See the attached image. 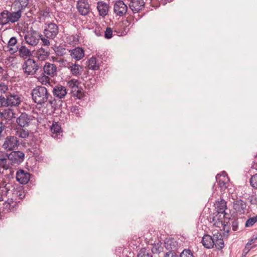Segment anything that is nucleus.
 Here are the masks:
<instances>
[{"label": "nucleus", "instance_id": "obj_1", "mask_svg": "<svg viewBox=\"0 0 257 257\" xmlns=\"http://www.w3.org/2000/svg\"><path fill=\"white\" fill-rule=\"evenodd\" d=\"M31 94L33 100L35 103L42 104L48 101L52 108L54 109L56 108L57 100L50 95L46 87L41 86H37L32 90Z\"/></svg>", "mask_w": 257, "mask_h": 257}, {"label": "nucleus", "instance_id": "obj_2", "mask_svg": "<svg viewBox=\"0 0 257 257\" xmlns=\"http://www.w3.org/2000/svg\"><path fill=\"white\" fill-rule=\"evenodd\" d=\"M20 142L15 136H7L4 140L2 148L6 152L16 150L18 149Z\"/></svg>", "mask_w": 257, "mask_h": 257}, {"label": "nucleus", "instance_id": "obj_3", "mask_svg": "<svg viewBox=\"0 0 257 257\" xmlns=\"http://www.w3.org/2000/svg\"><path fill=\"white\" fill-rule=\"evenodd\" d=\"M22 69L25 74L32 75L36 74L39 69V66L34 59L29 58L24 62Z\"/></svg>", "mask_w": 257, "mask_h": 257}, {"label": "nucleus", "instance_id": "obj_4", "mask_svg": "<svg viewBox=\"0 0 257 257\" xmlns=\"http://www.w3.org/2000/svg\"><path fill=\"white\" fill-rule=\"evenodd\" d=\"M42 35L38 32L31 30L28 31L25 36V39L27 44L31 46L37 45Z\"/></svg>", "mask_w": 257, "mask_h": 257}, {"label": "nucleus", "instance_id": "obj_5", "mask_svg": "<svg viewBox=\"0 0 257 257\" xmlns=\"http://www.w3.org/2000/svg\"><path fill=\"white\" fill-rule=\"evenodd\" d=\"M7 157L11 162L12 165H19L24 161L25 154L21 151L15 150L9 155L7 154Z\"/></svg>", "mask_w": 257, "mask_h": 257}, {"label": "nucleus", "instance_id": "obj_6", "mask_svg": "<svg viewBox=\"0 0 257 257\" xmlns=\"http://www.w3.org/2000/svg\"><path fill=\"white\" fill-rule=\"evenodd\" d=\"M58 27L54 23H50L44 30V36L49 39H54L58 34Z\"/></svg>", "mask_w": 257, "mask_h": 257}, {"label": "nucleus", "instance_id": "obj_7", "mask_svg": "<svg viewBox=\"0 0 257 257\" xmlns=\"http://www.w3.org/2000/svg\"><path fill=\"white\" fill-rule=\"evenodd\" d=\"M34 117L33 116L23 112L17 118L16 122L20 127H26L30 125L31 121L34 120Z\"/></svg>", "mask_w": 257, "mask_h": 257}, {"label": "nucleus", "instance_id": "obj_8", "mask_svg": "<svg viewBox=\"0 0 257 257\" xmlns=\"http://www.w3.org/2000/svg\"><path fill=\"white\" fill-rule=\"evenodd\" d=\"M127 5L122 1H117L113 6L114 13L120 17L124 15L127 11Z\"/></svg>", "mask_w": 257, "mask_h": 257}, {"label": "nucleus", "instance_id": "obj_9", "mask_svg": "<svg viewBox=\"0 0 257 257\" xmlns=\"http://www.w3.org/2000/svg\"><path fill=\"white\" fill-rule=\"evenodd\" d=\"M30 174L28 172L22 170H19L16 173L17 181L22 184H27L30 179Z\"/></svg>", "mask_w": 257, "mask_h": 257}, {"label": "nucleus", "instance_id": "obj_10", "mask_svg": "<svg viewBox=\"0 0 257 257\" xmlns=\"http://www.w3.org/2000/svg\"><path fill=\"white\" fill-rule=\"evenodd\" d=\"M52 92L55 97L60 99L64 98L67 93L66 87L61 85H57L53 87Z\"/></svg>", "mask_w": 257, "mask_h": 257}, {"label": "nucleus", "instance_id": "obj_11", "mask_svg": "<svg viewBox=\"0 0 257 257\" xmlns=\"http://www.w3.org/2000/svg\"><path fill=\"white\" fill-rule=\"evenodd\" d=\"M77 8L81 15L86 16L89 12L90 6L87 0H79L77 3Z\"/></svg>", "mask_w": 257, "mask_h": 257}, {"label": "nucleus", "instance_id": "obj_12", "mask_svg": "<svg viewBox=\"0 0 257 257\" xmlns=\"http://www.w3.org/2000/svg\"><path fill=\"white\" fill-rule=\"evenodd\" d=\"M44 74L51 77H54L57 74V68L56 66L49 62H46L43 67Z\"/></svg>", "mask_w": 257, "mask_h": 257}, {"label": "nucleus", "instance_id": "obj_13", "mask_svg": "<svg viewBox=\"0 0 257 257\" xmlns=\"http://www.w3.org/2000/svg\"><path fill=\"white\" fill-rule=\"evenodd\" d=\"M6 98L8 101V106H17L21 102L20 97L18 95L15 93H7Z\"/></svg>", "mask_w": 257, "mask_h": 257}, {"label": "nucleus", "instance_id": "obj_14", "mask_svg": "<svg viewBox=\"0 0 257 257\" xmlns=\"http://www.w3.org/2000/svg\"><path fill=\"white\" fill-rule=\"evenodd\" d=\"M214 205L218 213L224 214V217L226 218V215L227 213L225 212V210L227 208L226 201L221 199L220 201H216Z\"/></svg>", "mask_w": 257, "mask_h": 257}, {"label": "nucleus", "instance_id": "obj_15", "mask_svg": "<svg viewBox=\"0 0 257 257\" xmlns=\"http://www.w3.org/2000/svg\"><path fill=\"white\" fill-rule=\"evenodd\" d=\"M216 180L218 182L219 187L221 191H224L228 186V179L225 176H221L217 174L216 176Z\"/></svg>", "mask_w": 257, "mask_h": 257}, {"label": "nucleus", "instance_id": "obj_16", "mask_svg": "<svg viewBox=\"0 0 257 257\" xmlns=\"http://www.w3.org/2000/svg\"><path fill=\"white\" fill-rule=\"evenodd\" d=\"M246 207V203L241 200H236L233 203V208L239 214H243L245 212Z\"/></svg>", "mask_w": 257, "mask_h": 257}, {"label": "nucleus", "instance_id": "obj_17", "mask_svg": "<svg viewBox=\"0 0 257 257\" xmlns=\"http://www.w3.org/2000/svg\"><path fill=\"white\" fill-rule=\"evenodd\" d=\"M70 52L72 58L76 60H80L84 55L83 50L79 47H77L73 50H70Z\"/></svg>", "mask_w": 257, "mask_h": 257}, {"label": "nucleus", "instance_id": "obj_18", "mask_svg": "<svg viewBox=\"0 0 257 257\" xmlns=\"http://www.w3.org/2000/svg\"><path fill=\"white\" fill-rule=\"evenodd\" d=\"M108 5L103 2H98L97 3V9L99 12V15L101 16H105L108 11Z\"/></svg>", "mask_w": 257, "mask_h": 257}, {"label": "nucleus", "instance_id": "obj_19", "mask_svg": "<svg viewBox=\"0 0 257 257\" xmlns=\"http://www.w3.org/2000/svg\"><path fill=\"white\" fill-rule=\"evenodd\" d=\"M203 245L207 248H212L214 246V241L212 236L208 234H205L202 239Z\"/></svg>", "mask_w": 257, "mask_h": 257}, {"label": "nucleus", "instance_id": "obj_20", "mask_svg": "<svg viewBox=\"0 0 257 257\" xmlns=\"http://www.w3.org/2000/svg\"><path fill=\"white\" fill-rule=\"evenodd\" d=\"M50 54L48 48L45 49L42 47L39 49L36 52L37 56L40 60H44L49 56Z\"/></svg>", "mask_w": 257, "mask_h": 257}, {"label": "nucleus", "instance_id": "obj_21", "mask_svg": "<svg viewBox=\"0 0 257 257\" xmlns=\"http://www.w3.org/2000/svg\"><path fill=\"white\" fill-rule=\"evenodd\" d=\"M9 22L11 23H14L19 21L22 16L21 10H18L16 12H9Z\"/></svg>", "mask_w": 257, "mask_h": 257}, {"label": "nucleus", "instance_id": "obj_22", "mask_svg": "<svg viewBox=\"0 0 257 257\" xmlns=\"http://www.w3.org/2000/svg\"><path fill=\"white\" fill-rule=\"evenodd\" d=\"M69 68L70 69L72 75L76 76L80 75L81 72L83 70V68L82 66L76 63H71L69 66Z\"/></svg>", "mask_w": 257, "mask_h": 257}, {"label": "nucleus", "instance_id": "obj_23", "mask_svg": "<svg viewBox=\"0 0 257 257\" xmlns=\"http://www.w3.org/2000/svg\"><path fill=\"white\" fill-rule=\"evenodd\" d=\"M9 11L5 10L0 13V25L4 26L10 23Z\"/></svg>", "mask_w": 257, "mask_h": 257}, {"label": "nucleus", "instance_id": "obj_24", "mask_svg": "<svg viewBox=\"0 0 257 257\" xmlns=\"http://www.w3.org/2000/svg\"><path fill=\"white\" fill-rule=\"evenodd\" d=\"M19 53L20 56L24 59L32 55L31 51L25 46H22L19 48Z\"/></svg>", "mask_w": 257, "mask_h": 257}, {"label": "nucleus", "instance_id": "obj_25", "mask_svg": "<svg viewBox=\"0 0 257 257\" xmlns=\"http://www.w3.org/2000/svg\"><path fill=\"white\" fill-rule=\"evenodd\" d=\"M88 65L87 67L88 69L93 70H96L99 69V65L97 62V60L96 58L95 57H91L90 58L88 61Z\"/></svg>", "mask_w": 257, "mask_h": 257}, {"label": "nucleus", "instance_id": "obj_26", "mask_svg": "<svg viewBox=\"0 0 257 257\" xmlns=\"http://www.w3.org/2000/svg\"><path fill=\"white\" fill-rule=\"evenodd\" d=\"M16 5H18V10L22 12L29 4V0H15L14 2Z\"/></svg>", "mask_w": 257, "mask_h": 257}, {"label": "nucleus", "instance_id": "obj_27", "mask_svg": "<svg viewBox=\"0 0 257 257\" xmlns=\"http://www.w3.org/2000/svg\"><path fill=\"white\" fill-rule=\"evenodd\" d=\"M50 130L53 134L52 136L55 138L58 134L61 133V127L57 122H55L53 123V124L50 128Z\"/></svg>", "mask_w": 257, "mask_h": 257}, {"label": "nucleus", "instance_id": "obj_28", "mask_svg": "<svg viewBox=\"0 0 257 257\" xmlns=\"http://www.w3.org/2000/svg\"><path fill=\"white\" fill-rule=\"evenodd\" d=\"M23 128L24 127H21L17 131V135L22 138H26L29 136V132L28 130Z\"/></svg>", "mask_w": 257, "mask_h": 257}, {"label": "nucleus", "instance_id": "obj_29", "mask_svg": "<svg viewBox=\"0 0 257 257\" xmlns=\"http://www.w3.org/2000/svg\"><path fill=\"white\" fill-rule=\"evenodd\" d=\"M11 202L12 203H14L13 201H10V202L7 201L3 203V211L5 212H8L10 211H11L13 209V206L11 205Z\"/></svg>", "mask_w": 257, "mask_h": 257}, {"label": "nucleus", "instance_id": "obj_30", "mask_svg": "<svg viewBox=\"0 0 257 257\" xmlns=\"http://www.w3.org/2000/svg\"><path fill=\"white\" fill-rule=\"evenodd\" d=\"M138 257H152V255L145 248H142L139 251Z\"/></svg>", "mask_w": 257, "mask_h": 257}, {"label": "nucleus", "instance_id": "obj_31", "mask_svg": "<svg viewBox=\"0 0 257 257\" xmlns=\"http://www.w3.org/2000/svg\"><path fill=\"white\" fill-rule=\"evenodd\" d=\"M257 221V215L249 218L247 220L245 223V227H248L252 226Z\"/></svg>", "mask_w": 257, "mask_h": 257}, {"label": "nucleus", "instance_id": "obj_32", "mask_svg": "<svg viewBox=\"0 0 257 257\" xmlns=\"http://www.w3.org/2000/svg\"><path fill=\"white\" fill-rule=\"evenodd\" d=\"M8 87L7 85L4 83L0 84V95H4V94H5L4 96L6 97V94L7 93H9L8 92Z\"/></svg>", "mask_w": 257, "mask_h": 257}, {"label": "nucleus", "instance_id": "obj_33", "mask_svg": "<svg viewBox=\"0 0 257 257\" xmlns=\"http://www.w3.org/2000/svg\"><path fill=\"white\" fill-rule=\"evenodd\" d=\"M251 186L254 189H257V174L251 176L249 180Z\"/></svg>", "mask_w": 257, "mask_h": 257}, {"label": "nucleus", "instance_id": "obj_34", "mask_svg": "<svg viewBox=\"0 0 257 257\" xmlns=\"http://www.w3.org/2000/svg\"><path fill=\"white\" fill-rule=\"evenodd\" d=\"M179 257H194V256L190 249H184L181 253Z\"/></svg>", "mask_w": 257, "mask_h": 257}, {"label": "nucleus", "instance_id": "obj_35", "mask_svg": "<svg viewBox=\"0 0 257 257\" xmlns=\"http://www.w3.org/2000/svg\"><path fill=\"white\" fill-rule=\"evenodd\" d=\"M112 29L110 27H107L104 31V37L106 39H109L112 37Z\"/></svg>", "mask_w": 257, "mask_h": 257}, {"label": "nucleus", "instance_id": "obj_36", "mask_svg": "<svg viewBox=\"0 0 257 257\" xmlns=\"http://www.w3.org/2000/svg\"><path fill=\"white\" fill-rule=\"evenodd\" d=\"M7 102L6 97L0 95V107L8 106Z\"/></svg>", "mask_w": 257, "mask_h": 257}, {"label": "nucleus", "instance_id": "obj_37", "mask_svg": "<svg viewBox=\"0 0 257 257\" xmlns=\"http://www.w3.org/2000/svg\"><path fill=\"white\" fill-rule=\"evenodd\" d=\"M214 245H215V247L218 249H221L223 248L224 246L223 239H220L217 241H215Z\"/></svg>", "mask_w": 257, "mask_h": 257}, {"label": "nucleus", "instance_id": "obj_38", "mask_svg": "<svg viewBox=\"0 0 257 257\" xmlns=\"http://www.w3.org/2000/svg\"><path fill=\"white\" fill-rule=\"evenodd\" d=\"M212 240L214 241V244L215 241H217L220 239H222V236L220 232H217L213 234V237H212Z\"/></svg>", "mask_w": 257, "mask_h": 257}, {"label": "nucleus", "instance_id": "obj_39", "mask_svg": "<svg viewBox=\"0 0 257 257\" xmlns=\"http://www.w3.org/2000/svg\"><path fill=\"white\" fill-rule=\"evenodd\" d=\"M39 80L43 84L46 85L47 83H50V79L48 76L44 74V75L42 76Z\"/></svg>", "mask_w": 257, "mask_h": 257}, {"label": "nucleus", "instance_id": "obj_40", "mask_svg": "<svg viewBox=\"0 0 257 257\" xmlns=\"http://www.w3.org/2000/svg\"><path fill=\"white\" fill-rule=\"evenodd\" d=\"M251 245L250 242H247L245 245V248L243 249L242 255L245 256L247 252L250 250L251 247L250 246Z\"/></svg>", "mask_w": 257, "mask_h": 257}, {"label": "nucleus", "instance_id": "obj_41", "mask_svg": "<svg viewBox=\"0 0 257 257\" xmlns=\"http://www.w3.org/2000/svg\"><path fill=\"white\" fill-rule=\"evenodd\" d=\"M40 39L42 40V44L43 46H48L50 45V43L49 40L48 39V38H45V36L43 37V36L42 35V36L40 37Z\"/></svg>", "mask_w": 257, "mask_h": 257}, {"label": "nucleus", "instance_id": "obj_42", "mask_svg": "<svg viewBox=\"0 0 257 257\" xmlns=\"http://www.w3.org/2000/svg\"><path fill=\"white\" fill-rule=\"evenodd\" d=\"M40 15L41 16L44 18H48L49 17V12L48 10H42L40 12Z\"/></svg>", "mask_w": 257, "mask_h": 257}, {"label": "nucleus", "instance_id": "obj_43", "mask_svg": "<svg viewBox=\"0 0 257 257\" xmlns=\"http://www.w3.org/2000/svg\"><path fill=\"white\" fill-rule=\"evenodd\" d=\"M17 43V40L15 37H12L8 42V47L14 46Z\"/></svg>", "mask_w": 257, "mask_h": 257}, {"label": "nucleus", "instance_id": "obj_44", "mask_svg": "<svg viewBox=\"0 0 257 257\" xmlns=\"http://www.w3.org/2000/svg\"><path fill=\"white\" fill-rule=\"evenodd\" d=\"M164 257H179L175 252L173 251H169L166 252Z\"/></svg>", "mask_w": 257, "mask_h": 257}, {"label": "nucleus", "instance_id": "obj_45", "mask_svg": "<svg viewBox=\"0 0 257 257\" xmlns=\"http://www.w3.org/2000/svg\"><path fill=\"white\" fill-rule=\"evenodd\" d=\"M238 223L236 220H233L231 222V226H232L233 230H234V231L237 230V229L238 228Z\"/></svg>", "mask_w": 257, "mask_h": 257}, {"label": "nucleus", "instance_id": "obj_46", "mask_svg": "<svg viewBox=\"0 0 257 257\" xmlns=\"http://www.w3.org/2000/svg\"><path fill=\"white\" fill-rule=\"evenodd\" d=\"M8 157L5 158H0V164L1 165L5 166L7 165V162H8Z\"/></svg>", "mask_w": 257, "mask_h": 257}, {"label": "nucleus", "instance_id": "obj_47", "mask_svg": "<svg viewBox=\"0 0 257 257\" xmlns=\"http://www.w3.org/2000/svg\"><path fill=\"white\" fill-rule=\"evenodd\" d=\"M249 200L250 202L252 204H255L257 203V198L254 196L249 197Z\"/></svg>", "mask_w": 257, "mask_h": 257}, {"label": "nucleus", "instance_id": "obj_48", "mask_svg": "<svg viewBox=\"0 0 257 257\" xmlns=\"http://www.w3.org/2000/svg\"><path fill=\"white\" fill-rule=\"evenodd\" d=\"M71 111L73 112L76 113V114H78L79 107L77 106H72L71 107Z\"/></svg>", "mask_w": 257, "mask_h": 257}, {"label": "nucleus", "instance_id": "obj_49", "mask_svg": "<svg viewBox=\"0 0 257 257\" xmlns=\"http://www.w3.org/2000/svg\"><path fill=\"white\" fill-rule=\"evenodd\" d=\"M9 51L11 53L13 54V53L17 52L18 51H19V48L17 47L15 48H10L9 49Z\"/></svg>", "mask_w": 257, "mask_h": 257}, {"label": "nucleus", "instance_id": "obj_50", "mask_svg": "<svg viewBox=\"0 0 257 257\" xmlns=\"http://www.w3.org/2000/svg\"><path fill=\"white\" fill-rule=\"evenodd\" d=\"M84 96V93L81 92V91H77V97L79 99H82Z\"/></svg>", "mask_w": 257, "mask_h": 257}, {"label": "nucleus", "instance_id": "obj_51", "mask_svg": "<svg viewBox=\"0 0 257 257\" xmlns=\"http://www.w3.org/2000/svg\"><path fill=\"white\" fill-rule=\"evenodd\" d=\"M257 239V234L255 235H253L252 238L249 240L248 242H250L252 244Z\"/></svg>", "mask_w": 257, "mask_h": 257}, {"label": "nucleus", "instance_id": "obj_52", "mask_svg": "<svg viewBox=\"0 0 257 257\" xmlns=\"http://www.w3.org/2000/svg\"><path fill=\"white\" fill-rule=\"evenodd\" d=\"M95 33L96 35L98 36H101L103 34V32H100V30H99V28H98L97 29H95Z\"/></svg>", "mask_w": 257, "mask_h": 257}, {"label": "nucleus", "instance_id": "obj_53", "mask_svg": "<svg viewBox=\"0 0 257 257\" xmlns=\"http://www.w3.org/2000/svg\"><path fill=\"white\" fill-rule=\"evenodd\" d=\"M52 60L54 62V61H59V60H57V58H56V57H53L52 58Z\"/></svg>", "mask_w": 257, "mask_h": 257}, {"label": "nucleus", "instance_id": "obj_54", "mask_svg": "<svg viewBox=\"0 0 257 257\" xmlns=\"http://www.w3.org/2000/svg\"><path fill=\"white\" fill-rule=\"evenodd\" d=\"M3 71V68L0 66V73H2Z\"/></svg>", "mask_w": 257, "mask_h": 257}, {"label": "nucleus", "instance_id": "obj_55", "mask_svg": "<svg viewBox=\"0 0 257 257\" xmlns=\"http://www.w3.org/2000/svg\"><path fill=\"white\" fill-rule=\"evenodd\" d=\"M225 226H226V225L224 224V227H223V229H224V230H225Z\"/></svg>", "mask_w": 257, "mask_h": 257}, {"label": "nucleus", "instance_id": "obj_56", "mask_svg": "<svg viewBox=\"0 0 257 257\" xmlns=\"http://www.w3.org/2000/svg\"><path fill=\"white\" fill-rule=\"evenodd\" d=\"M90 80H91V81H92V80L93 82L94 81V79H90Z\"/></svg>", "mask_w": 257, "mask_h": 257}]
</instances>
